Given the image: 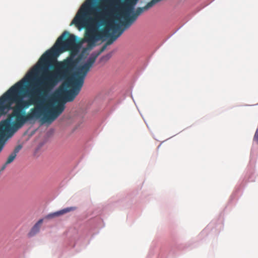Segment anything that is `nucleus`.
I'll list each match as a JSON object with an SVG mask.
<instances>
[{"mask_svg":"<svg viewBox=\"0 0 258 258\" xmlns=\"http://www.w3.org/2000/svg\"><path fill=\"white\" fill-rule=\"evenodd\" d=\"M78 47L75 35L64 31L57 39L53 47L46 51L40 57L39 62L45 61L47 63L55 59L60 54L70 49Z\"/></svg>","mask_w":258,"mask_h":258,"instance_id":"obj_4","label":"nucleus"},{"mask_svg":"<svg viewBox=\"0 0 258 258\" xmlns=\"http://www.w3.org/2000/svg\"><path fill=\"white\" fill-rule=\"evenodd\" d=\"M70 55L62 61H57L56 58L52 59L48 63L45 61L39 62V59L36 64L27 73L26 77L32 79L35 77L39 81L47 86L51 91L61 81L68 79L67 84L69 89L59 87L56 92V97L64 102L69 101V97L63 90H71L73 87L69 82L70 78L77 71L78 64L81 59L82 55L76 56L79 52L78 47L69 49Z\"/></svg>","mask_w":258,"mask_h":258,"instance_id":"obj_2","label":"nucleus"},{"mask_svg":"<svg viewBox=\"0 0 258 258\" xmlns=\"http://www.w3.org/2000/svg\"><path fill=\"white\" fill-rule=\"evenodd\" d=\"M253 141L256 142V143L258 144V129L256 130V132L255 133L254 137H253Z\"/></svg>","mask_w":258,"mask_h":258,"instance_id":"obj_13","label":"nucleus"},{"mask_svg":"<svg viewBox=\"0 0 258 258\" xmlns=\"http://www.w3.org/2000/svg\"><path fill=\"white\" fill-rule=\"evenodd\" d=\"M161 0H152L150 2L148 3L144 7L145 9L148 10L150 8L152 7L157 3L161 1Z\"/></svg>","mask_w":258,"mask_h":258,"instance_id":"obj_9","label":"nucleus"},{"mask_svg":"<svg viewBox=\"0 0 258 258\" xmlns=\"http://www.w3.org/2000/svg\"><path fill=\"white\" fill-rule=\"evenodd\" d=\"M107 46L105 44L98 52L92 53L87 61L84 64L80 65L77 71L74 73L69 81L71 85L73 87V89L69 91L63 90L68 95L69 101H73L79 94L88 73L92 67L96 58L106 49Z\"/></svg>","mask_w":258,"mask_h":258,"instance_id":"obj_3","label":"nucleus"},{"mask_svg":"<svg viewBox=\"0 0 258 258\" xmlns=\"http://www.w3.org/2000/svg\"><path fill=\"white\" fill-rule=\"evenodd\" d=\"M111 57V53L107 54L106 55H105L104 56H103L102 57H101L100 61H106L108 60H109Z\"/></svg>","mask_w":258,"mask_h":258,"instance_id":"obj_11","label":"nucleus"},{"mask_svg":"<svg viewBox=\"0 0 258 258\" xmlns=\"http://www.w3.org/2000/svg\"><path fill=\"white\" fill-rule=\"evenodd\" d=\"M16 156L11 153L8 157L7 161L6 164H9L11 163L15 159Z\"/></svg>","mask_w":258,"mask_h":258,"instance_id":"obj_10","label":"nucleus"},{"mask_svg":"<svg viewBox=\"0 0 258 258\" xmlns=\"http://www.w3.org/2000/svg\"><path fill=\"white\" fill-rule=\"evenodd\" d=\"M22 146L20 145L17 146L12 153L15 155V156H17V153L19 152Z\"/></svg>","mask_w":258,"mask_h":258,"instance_id":"obj_12","label":"nucleus"},{"mask_svg":"<svg viewBox=\"0 0 258 258\" xmlns=\"http://www.w3.org/2000/svg\"><path fill=\"white\" fill-rule=\"evenodd\" d=\"M145 10H146V9H145L144 7L142 8H138L136 12H134L132 15H131L127 21H122L120 22L121 26L124 27L125 28H129L137 20L138 17Z\"/></svg>","mask_w":258,"mask_h":258,"instance_id":"obj_6","label":"nucleus"},{"mask_svg":"<svg viewBox=\"0 0 258 258\" xmlns=\"http://www.w3.org/2000/svg\"><path fill=\"white\" fill-rule=\"evenodd\" d=\"M96 0H86L81 6L71 25L79 29L85 28V39L89 44L104 38H109L105 43L112 44L126 29L118 24L110 23L107 27L98 30V26L104 24L106 18L116 8L118 0H101L93 6Z\"/></svg>","mask_w":258,"mask_h":258,"instance_id":"obj_1","label":"nucleus"},{"mask_svg":"<svg viewBox=\"0 0 258 258\" xmlns=\"http://www.w3.org/2000/svg\"><path fill=\"white\" fill-rule=\"evenodd\" d=\"M76 209H77V208L76 207H68V208H64L63 209H62L59 211H57V212L48 214L46 216V218L52 219L55 217L60 216L61 215H62L66 214L67 213H69L70 212L75 211Z\"/></svg>","mask_w":258,"mask_h":258,"instance_id":"obj_7","label":"nucleus"},{"mask_svg":"<svg viewBox=\"0 0 258 258\" xmlns=\"http://www.w3.org/2000/svg\"><path fill=\"white\" fill-rule=\"evenodd\" d=\"M138 1V0H126L123 4L119 14L123 21H127L131 16V14L134 12V8Z\"/></svg>","mask_w":258,"mask_h":258,"instance_id":"obj_5","label":"nucleus"},{"mask_svg":"<svg viewBox=\"0 0 258 258\" xmlns=\"http://www.w3.org/2000/svg\"><path fill=\"white\" fill-rule=\"evenodd\" d=\"M43 222V219H40L32 228L28 235L29 236H33L37 234L40 230L41 225Z\"/></svg>","mask_w":258,"mask_h":258,"instance_id":"obj_8","label":"nucleus"},{"mask_svg":"<svg viewBox=\"0 0 258 258\" xmlns=\"http://www.w3.org/2000/svg\"><path fill=\"white\" fill-rule=\"evenodd\" d=\"M8 164H6V162L5 163L4 165H3V166L1 167V169L0 170L1 172L3 171V170H5V169L6 168V167H7V166L8 165Z\"/></svg>","mask_w":258,"mask_h":258,"instance_id":"obj_14","label":"nucleus"}]
</instances>
